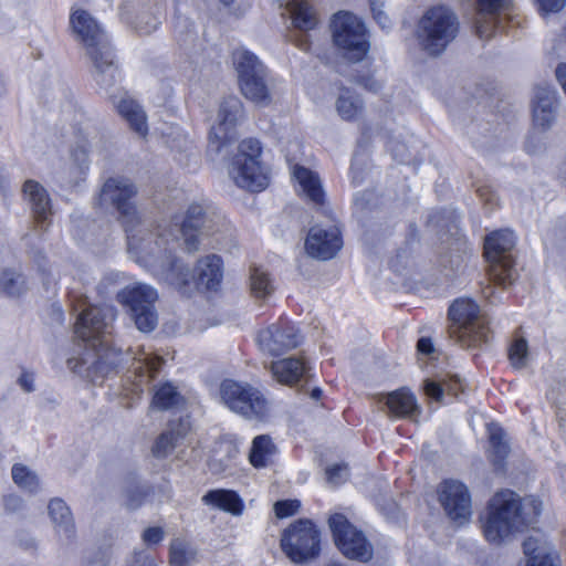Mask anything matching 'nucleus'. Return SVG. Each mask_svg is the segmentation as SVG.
Returning <instances> with one entry per match:
<instances>
[{
	"label": "nucleus",
	"mask_w": 566,
	"mask_h": 566,
	"mask_svg": "<svg viewBox=\"0 0 566 566\" xmlns=\"http://www.w3.org/2000/svg\"><path fill=\"white\" fill-rule=\"evenodd\" d=\"M484 296H485L486 298L491 300V298H492V296H493V289H492V287H490V286H489L488 289H485V290H484Z\"/></svg>",
	"instance_id": "nucleus-58"
},
{
	"label": "nucleus",
	"mask_w": 566,
	"mask_h": 566,
	"mask_svg": "<svg viewBox=\"0 0 566 566\" xmlns=\"http://www.w3.org/2000/svg\"><path fill=\"white\" fill-rule=\"evenodd\" d=\"M220 398L227 408L248 420L262 421L269 415L263 395L247 382L223 380L220 385Z\"/></svg>",
	"instance_id": "nucleus-11"
},
{
	"label": "nucleus",
	"mask_w": 566,
	"mask_h": 566,
	"mask_svg": "<svg viewBox=\"0 0 566 566\" xmlns=\"http://www.w3.org/2000/svg\"><path fill=\"white\" fill-rule=\"evenodd\" d=\"M27 290L24 276L14 270H4L0 274V293L13 297Z\"/></svg>",
	"instance_id": "nucleus-43"
},
{
	"label": "nucleus",
	"mask_w": 566,
	"mask_h": 566,
	"mask_svg": "<svg viewBox=\"0 0 566 566\" xmlns=\"http://www.w3.org/2000/svg\"><path fill=\"white\" fill-rule=\"evenodd\" d=\"M34 378L33 375L30 373H22V375L19 377V384L22 387L23 390L30 392L34 389L33 386Z\"/></svg>",
	"instance_id": "nucleus-54"
},
{
	"label": "nucleus",
	"mask_w": 566,
	"mask_h": 566,
	"mask_svg": "<svg viewBox=\"0 0 566 566\" xmlns=\"http://www.w3.org/2000/svg\"><path fill=\"white\" fill-rule=\"evenodd\" d=\"M476 7L475 30L481 39H490L502 29L504 17L510 15L512 0H474Z\"/></svg>",
	"instance_id": "nucleus-18"
},
{
	"label": "nucleus",
	"mask_w": 566,
	"mask_h": 566,
	"mask_svg": "<svg viewBox=\"0 0 566 566\" xmlns=\"http://www.w3.org/2000/svg\"><path fill=\"white\" fill-rule=\"evenodd\" d=\"M23 193L31 205L34 218L38 222H44L51 214V203L46 190L34 180H27L23 185Z\"/></svg>",
	"instance_id": "nucleus-27"
},
{
	"label": "nucleus",
	"mask_w": 566,
	"mask_h": 566,
	"mask_svg": "<svg viewBox=\"0 0 566 566\" xmlns=\"http://www.w3.org/2000/svg\"><path fill=\"white\" fill-rule=\"evenodd\" d=\"M220 1H221L223 4H227V6H228V4L232 3V1H233V0H220Z\"/></svg>",
	"instance_id": "nucleus-61"
},
{
	"label": "nucleus",
	"mask_w": 566,
	"mask_h": 566,
	"mask_svg": "<svg viewBox=\"0 0 566 566\" xmlns=\"http://www.w3.org/2000/svg\"><path fill=\"white\" fill-rule=\"evenodd\" d=\"M115 316L114 307L108 305L90 306L81 312L74 332L83 342L91 344L94 353L86 350L82 357H70L67 367L71 371L97 382L111 370V366L103 360L104 355L97 349L96 342L98 346H104V337Z\"/></svg>",
	"instance_id": "nucleus-2"
},
{
	"label": "nucleus",
	"mask_w": 566,
	"mask_h": 566,
	"mask_svg": "<svg viewBox=\"0 0 566 566\" xmlns=\"http://www.w3.org/2000/svg\"><path fill=\"white\" fill-rule=\"evenodd\" d=\"M384 4H385V0H370L371 12H377L379 10H382Z\"/></svg>",
	"instance_id": "nucleus-57"
},
{
	"label": "nucleus",
	"mask_w": 566,
	"mask_h": 566,
	"mask_svg": "<svg viewBox=\"0 0 566 566\" xmlns=\"http://www.w3.org/2000/svg\"><path fill=\"white\" fill-rule=\"evenodd\" d=\"M181 429L175 431H167L164 432L158 437L156 440L154 447H153V454L157 458H164L168 455L172 449L176 446V442L179 438L184 437L187 432V429L189 428V422H181L180 423Z\"/></svg>",
	"instance_id": "nucleus-42"
},
{
	"label": "nucleus",
	"mask_w": 566,
	"mask_h": 566,
	"mask_svg": "<svg viewBox=\"0 0 566 566\" xmlns=\"http://www.w3.org/2000/svg\"><path fill=\"white\" fill-rule=\"evenodd\" d=\"M439 501L446 514L457 524L467 523L472 515V501L468 488L455 480H447L439 488Z\"/></svg>",
	"instance_id": "nucleus-16"
},
{
	"label": "nucleus",
	"mask_w": 566,
	"mask_h": 566,
	"mask_svg": "<svg viewBox=\"0 0 566 566\" xmlns=\"http://www.w3.org/2000/svg\"><path fill=\"white\" fill-rule=\"evenodd\" d=\"M207 505L217 507L232 515H240L243 510L242 501L238 494L230 490H212L209 491L203 497Z\"/></svg>",
	"instance_id": "nucleus-32"
},
{
	"label": "nucleus",
	"mask_w": 566,
	"mask_h": 566,
	"mask_svg": "<svg viewBox=\"0 0 566 566\" xmlns=\"http://www.w3.org/2000/svg\"><path fill=\"white\" fill-rule=\"evenodd\" d=\"M459 21L452 10L444 6L429 9L418 27V36L423 49L430 54H440L455 39Z\"/></svg>",
	"instance_id": "nucleus-8"
},
{
	"label": "nucleus",
	"mask_w": 566,
	"mask_h": 566,
	"mask_svg": "<svg viewBox=\"0 0 566 566\" xmlns=\"http://www.w3.org/2000/svg\"><path fill=\"white\" fill-rule=\"evenodd\" d=\"M509 357L513 367H525L528 358L527 342L524 338L515 339L510 347Z\"/></svg>",
	"instance_id": "nucleus-47"
},
{
	"label": "nucleus",
	"mask_w": 566,
	"mask_h": 566,
	"mask_svg": "<svg viewBox=\"0 0 566 566\" xmlns=\"http://www.w3.org/2000/svg\"><path fill=\"white\" fill-rule=\"evenodd\" d=\"M557 92L551 86L537 87L533 99V124L541 129H547L555 120Z\"/></svg>",
	"instance_id": "nucleus-22"
},
{
	"label": "nucleus",
	"mask_w": 566,
	"mask_h": 566,
	"mask_svg": "<svg viewBox=\"0 0 566 566\" xmlns=\"http://www.w3.org/2000/svg\"><path fill=\"white\" fill-rule=\"evenodd\" d=\"M137 193L136 187L127 178H109L106 180L98 195V206L104 209L115 208L122 218V222L127 233L128 252L135 256L139 263L161 262L163 255L160 247L156 241V248L146 242V238H153L154 234L149 227L140 223L136 208L130 199Z\"/></svg>",
	"instance_id": "nucleus-1"
},
{
	"label": "nucleus",
	"mask_w": 566,
	"mask_h": 566,
	"mask_svg": "<svg viewBox=\"0 0 566 566\" xmlns=\"http://www.w3.org/2000/svg\"><path fill=\"white\" fill-rule=\"evenodd\" d=\"M157 296L155 289L142 283L128 285L117 294L118 301L130 310V314L154 305Z\"/></svg>",
	"instance_id": "nucleus-24"
},
{
	"label": "nucleus",
	"mask_w": 566,
	"mask_h": 566,
	"mask_svg": "<svg viewBox=\"0 0 566 566\" xmlns=\"http://www.w3.org/2000/svg\"><path fill=\"white\" fill-rule=\"evenodd\" d=\"M243 96L258 106L265 107L272 103V95L266 84V73L245 76L238 80Z\"/></svg>",
	"instance_id": "nucleus-26"
},
{
	"label": "nucleus",
	"mask_w": 566,
	"mask_h": 566,
	"mask_svg": "<svg viewBox=\"0 0 566 566\" xmlns=\"http://www.w3.org/2000/svg\"><path fill=\"white\" fill-rule=\"evenodd\" d=\"M321 395H322V390H321V389H318V388H316V389H314V390L312 391V397H313L314 399H318V398L321 397Z\"/></svg>",
	"instance_id": "nucleus-59"
},
{
	"label": "nucleus",
	"mask_w": 566,
	"mask_h": 566,
	"mask_svg": "<svg viewBox=\"0 0 566 566\" xmlns=\"http://www.w3.org/2000/svg\"><path fill=\"white\" fill-rule=\"evenodd\" d=\"M214 219L207 216L200 203H191L185 216L174 218V229L167 224H158L150 229L154 237L146 238V242H150V245L156 248L157 241L161 248H165L171 247V241L175 239L177 248L179 233L184 238L186 249L189 252H196L200 249L203 238L214 232Z\"/></svg>",
	"instance_id": "nucleus-6"
},
{
	"label": "nucleus",
	"mask_w": 566,
	"mask_h": 566,
	"mask_svg": "<svg viewBox=\"0 0 566 566\" xmlns=\"http://www.w3.org/2000/svg\"><path fill=\"white\" fill-rule=\"evenodd\" d=\"M418 352L422 355H431L434 353V346L429 337H421L417 344Z\"/></svg>",
	"instance_id": "nucleus-53"
},
{
	"label": "nucleus",
	"mask_w": 566,
	"mask_h": 566,
	"mask_svg": "<svg viewBox=\"0 0 566 566\" xmlns=\"http://www.w3.org/2000/svg\"><path fill=\"white\" fill-rule=\"evenodd\" d=\"M144 495V492L139 489L128 492L125 505L130 510L139 507L143 503Z\"/></svg>",
	"instance_id": "nucleus-52"
},
{
	"label": "nucleus",
	"mask_w": 566,
	"mask_h": 566,
	"mask_svg": "<svg viewBox=\"0 0 566 566\" xmlns=\"http://www.w3.org/2000/svg\"><path fill=\"white\" fill-rule=\"evenodd\" d=\"M450 337L462 347H476L489 340L488 321L470 298H458L449 308Z\"/></svg>",
	"instance_id": "nucleus-7"
},
{
	"label": "nucleus",
	"mask_w": 566,
	"mask_h": 566,
	"mask_svg": "<svg viewBox=\"0 0 566 566\" xmlns=\"http://www.w3.org/2000/svg\"><path fill=\"white\" fill-rule=\"evenodd\" d=\"M542 14L556 13L563 10L566 0H535Z\"/></svg>",
	"instance_id": "nucleus-51"
},
{
	"label": "nucleus",
	"mask_w": 566,
	"mask_h": 566,
	"mask_svg": "<svg viewBox=\"0 0 566 566\" xmlns=\"http://www.w3.org/2000/svg\"><path fill=\"white\" fill-rule=\"evenodd\" d=\"M130 315L140 332H151L157 325V314L154 311V305L143 307V310Z\"/></svg>",
	"instance_id": "nucleus-46"
},
{
	"label": "nucleus",
	"mask_w": 566,
	"mask_h": 566,
	"mask_svg": "<svg viewBox=\"0 0 566 566\" xmlns=\"http://www.w3.org/2000/svg\"><path fill=\"white\" fill-rule=\"evenodd\" d=\"M233 66L238 74V80L245 76L265 74L266 67L259 57L244 48H239L232 53Z\"/></svg>",
	"instance_id": "nucleus-30"
},
{
	"label": "nucleus",
	"mask_w": 566,
	"mask_h": 566,
	"mask_svg": "<svg viewBox=\"0 0 566 566\" xmlns=\"http://www.w3.org/2000/svg\"><path fill=\"white\" fill-rule=\"evenodd\" d=\"M515 245V237L510 230H500L486 237L484 254L490 264V279L506 286L515 279L514 262L511 254Z\"/></svg>",
	"instance_id": "nucleus-12"
},
{
	"label": "nucleus",
	"mask_w": 566,
	"mask_h": 566,
	"mask_svg": "<svg viewBox=\"0 0 566 566\" xmlns=\"http://www.w3.org/2000/svg\"><path fill=\"white\" fill-rule=\"evenodd\" d=\"M261 145L256 139L240 143L238 154L229 166V176L234 184L250 191H262L269 186V175L260 161Z\"/></svg>",
	"instance_id": "nucleus-9"
},
{
	"label": "nucleus",
	"mask_w": 566,
	"mask_h": 566,
	"mask_svg": "<svg viewBox=\"0 0 566 566\" xmlns=\"http://www.w3.org/2000/svg\"><path fill=\"white\" fill-rule=\"evenodd\" d=\"M250 291L256 300H264L273 293L274 286L266 271L260 268L251 270Z\"/></svg>",
	"instance_id": "nucleus-41"
},
{
	"label": "nucleus",
	"mask_w": 566,
	"mask_h": 566,
	"mask_svg": "<svg viewBox=\"0 0 566 566\" xmlns=\"http://www.w3.org/2000/svg\"><path fill=\"white\" fill-rule=\"evenodd\" d=\"M159 247H161L159 244ZM161 262L142 263L148 266L161 280L176 287L185 286L191 279H196L198 285L207 290H217L223 277V262L217 254H209L198 260L195 272L189 269L175 254L176 242L171 241V247L160 248Z\"/></svg>",
	"instance_id": "nucleus-5"
},
{
	"label": "nucleus",
	"mask_w": 566,
	"mask_h": 566,
	"mask_svg": "<svg viewBox=\"0 0 566 566\" xmlns=\"http://www.w3.org/2000/svg\"><path fill=\"white\" fill-rule=\"evenodd\" d=\"M48 514L59 537L70 539L75 533L72 512L64 500L53 497L48 503Z\"/></svg>",
	"instance_id": "nucleus-23"
},
{
	"label": "nucleus",
	"mask_w": 566,
	"mask_h": 566,
	"mask_svg": "<svg viewBox=\"0 0 566 566\" xmlns=\"http://www.w3.org/2000/svg\"><path fill=\"white\" fill-rule=\"evenodd\" d=\"M13 482L29 493H38L41 489L40 479L29 467L17 463L12 467Z\"/></svg>",
	"instance_id": "nucleus-40"
},
{
	"label": "nucleus",
	"mask_w": 566,
	"mask_h": 566,
	"mask_svg": "<svg viewBox=\"0 0 566 566\" xmlns=\"http://www.w3.org/2000/svg\"><path fill=\"white\" fill-rule=\"evenodd\" d=\"M269 369L272 377L280 384L293 387L308 375L310 367L303 357H287L273 360Z\"/></svg>",
	"instance_id": "nucleus-21"
},
{
	"label": "nucleus",
	"mask_w": 566,
	"mask_h": 566,
	"mask_svg": "<svg viewBox=\"0 0 566 566\" xmlns=\"http://www.w3.org/2000/svg\"><path fill=\"white\" fill-rule=\"evenodd\" d=\"M318 532L310 521H298L287 528L281 539L284 553L295 563L313 558L318 553Z\"/></svg>",
	"instance_id": "nucleus-15"
},
{
	"label": "nucleus",
	"mask_w": 566,
	"mask_h": 566,
	"mask_svg": "<svg viewBox=\"0 0 566 566\" xmlns=\"http://www.w3.org/2000/svg\"><path fill=\"white\" fill-rule=\"evenodd\" d=\"M260 350L270 356H280L296 348L302 343V336L293 326L273 324L258 334Z\"/></svg>",
	"instance_id": "nucleus-19"
},
{
	"label": "nucleus",
	"mask_w": 566,
	"mask_h": 566,
	"mask_svg": "<svg viewBox=\"0 0 566 566\" xmlns=\"http://www.w3.org/2000/svg\"><path fill=\"white\" fill-rule=\"evenodd\" d=\"M109 97L118 114L129 124L130 128L140 137H146L148 125L142 106L126 92H119V88L112 91Z\"/></svg>",
	"instance_id": "nucleus-20"
},
{
	"label": "nucleus",
	"mask_w": 566,
	"mask_h": 566,
	"mask_svg": "<svg viewBox=\"0 0 566 566\" xmlns=\"http://www.w3.org/2000/svg\"><path fill=\"white\" fill-rule=\"evenodd\" d=\"M286 10L295 28L307 31L316 25V13L306 1L289 0L286 2Z\"/></svg>",
	"instance_id": "nucleus-33"
},
{
	"label": "nucleus",
	"mask_w": 566,
	"mask_h": 566,
	"mask_svg": "<svg viewBox=\"0 0 566 566\" xmlns=\"http://www.w3.org/2000/svg\"><path fill=\"white\" fill-rule=\"evenodd\" d=\"M300 509L296 500L279 501L274 504V513L279 518H286L294 515Z\"/></svg>",
	"instance_id": "nucleus-50"
},
{
	"label": "nucleus",
	"mask_w": 566,
	"mask_h": 566,
	"mask_svg": "<svg viewBox=\"0 0 566 566\" xmlns=\"http://www.w3.org/2000/svg\"><path fill=\"white\" fill-rule=\"evenodd\" d=\"M140 537L146 546L151 547L164 541L165 531L160 526H149L143 531Z\"/></svg>",
	"instance_id": "nucleus-49"
},
{
	"label": "nucleus",
	"mask_w": 566,
	"mask_h": 566,
	"mask_svg": "<svg viewBox=\"0 0 566 566\" xmlns=\"http://www.w3.org/2000/svg\"><path fill=\"white\" fill-rule=\"evenodd\" d=\"M328 524L335 544L345 557L359 562H368L373 557L370 543L343 514L332 515Z\"/></svg>",
	"instance_id": "nucleus-14"
},
{
	"label": "nucleus",
	"mask_w": 566,
	"mask_h": 566,
	"mask_svg": "<svg viewBox=\"0 0 566 566\" xmlns=\"http://www.w3.org/2000/svg\"><path fill=\"white\" fill-rule=\"evenodd\" d=\"M542 503L535 497L523 501L510 490L497 492L490 501L482 520L483 534L488 542L501 544L512 533L536 522Z\"/></svg>",
	"instance_id": "nucleus-3"
},
{
	"label": "nucleus",
	"mask_w": 566,
	"mask_h": 566,
	"mask_svg": "<svg viewBox=\"0 0 566 566\" xmlns=\"http://www.w3.org/2000/svg\"><path fill=\"white\" fill-rule=\"evenodd\" d=\"M397 147H398V149H399V154H402V153L400 151V149H403V146H400V147H399V146H397Z\"/></svg>",
	"instance_id": "nucleus-62"
},
{
	"label": "nucleus",
	"mask_w": 566,
	"mask_h": 566,
	"mask_svg": "<svg viewBox=\"0 0 566 566\" xmlns=\"http://www.w3.org/2000/svg\"><path fill=\"white\" fill-rule=\"evenodd\" d=\"M334 44L350 61H361L370 49L367 30L364 22L355 14L339 11L331 21Z\"/></svg>",
	"instance_id": "nucleus-10"
},
{
	"label": "nucleus",
	"mask_w": 566,
	"mask_h": 566,
	"mask_svg": "<svg viewBox=\"0 0 566 566\" xmlns=\"http://www.w3.org/2000/svg\"><path fill=\"white\" fill-rule=\"evenodd\" d=\"M161 363L163 359L160 357L154 356L151 353L140 348L139 352L135 354L133 363V369L139 378L138 381H148L150 378H153L159 369Z\"/></svg>",
	"instance_id": "nucleus-34"
},
{
	"label": "nucleus",
	"mask_w": 566,
	"mask_h": 566,
	"mask_svg": "<svg viewBox=\"0 0 566 566\" xmlns=\"http://www.w3.org/2000/svg\"><path fill=\"white\" fill-rule=\"evenodd\" d=\"M292 177L295 181V189L300 193L304 195L313 203L322 205L324 202V190L315 172L302 166H294L292 168Z\"/></svg>",
	"instance_id": "nucleus-25"
},
{
	"label": "nucleus",
	"mask_w": 566,
	"mask_h": 566,
	"mask_svg": "<svg viewBox=\"0 0 566 566\" xmlns=\"http://www.w3.org/2000/svg\"><path fill=\"white\" fill-rule=\"evenodd\" d=\"M336 111L345 120L355 119L363 111V102L350 90H342L337 101Z\"/></svg>",
	"instance_id": "nucleus-38"
},
{
	"label": "nucleus",
	"mask_w": 566,
	"mask_h": 566,
	"mask_svg": "<svg viewBox=\"0 0 566 566\" xmlns=\"http://www.w3.org/2000/svg\"><path fill=\"white\" fill-rule=\"evenodd\" d=\"M375 20L378 22V24L385 29L388 28L390 24V20L388 15L384 12V10H379L377 12H373Z\"/></svg>",
	"instance_id": "nucleus-55"
},
{
	"label": "nucleus",
	"mask_w": 566,
	"mask_h": 566,
	"mask_svg": "<svg viewBox=\"0 0 566 566\" xmlns=\"http://www.w3.org/2000/svg\"><path fill=\"white\" fill-rule=\"evenodd\" d=\"M387 147L394 154L396 159H398L399 161L405 160L403 154H399V149L394 143H388Z\"/></svg>",
	"instance_id": "nucleus-56"
},
{
	"label": "nucleus",
	"mask_w": 566,
	"mask_h": 566,
	"mask_svg": "<svg viewBox=\"0 0 566 566\" xmlns=\"http://www.w3.org/2000/svg\"><path fill=\"white\" fill-rule=\"evenodd\" d=\"M243 117V105L237 96L224 98L209 132L208 151L219 155L237 136V125Z\"/></svg>",
	"instance_id": "nucleus-13"
},
{
	"label": "nucleus",
	"mask_w": 566,
	"mask_h": 566,
	"mask_svg": "<svg viewBox=\"0 0 566 566\" xmlns=\"http://www.w3.org/2000/svg\"><path fill=\"white\" fill-rule=\"evenodd\" d=\"M276 453L277 448L269 436H258L252 441L249 461L256 469L265 468L274 461Z\"/></svg>",
	"instance_id": "nucleus-29"
},
{
	"label": "nucleus",
	"mask_w": 566,
	"mask_h": 566,
	"mask_svg": "<svg viewBox=\"0 0 566 566\" xmlns=\"http://www.w3.org/2000/svg\"><path fill=\"white\" fill-rule=\"evenodd\" d=\"M163 134L166 138L165 142L167 146L175 154V160H177L180 165H187L192 149V144L187 135L176 126H168L167 130H165Z\"/></svg>",
	"instance_id": "nucleus-31"
},
{
	"label": "nucleus",
	"mask_w": 566,
	"mask_h": 566,
	"mask_svg": "<svg viewBox=\"0 0 566 566\" xmlns=\"http://www.w3.org/2000/svg\"><path fill=\"white\" fill-rule=\"evenodd\" d=\"M304 245L311 258L322 261L331 260L343 247L340 230L334 223L313 226L307 233Z\"/></svg>",
	"instance_id": "nucleus-17"
},
{
	"label": "nucleus",
	"mask_w": 566,
	"mask_h": 566,
	"mask_svg": "<svg viewBox=\"0 0 566 566\" xmlns=\"http://www.w3.org/2000/svg\"><path fill=\"white\" fill-rule=\"evenodd\" d=\"M348 468L346 464H334L326 469V478L332 485H339L348 479Z\"/></svg>",
	"instance_id": "nucleus-48"
},
{
	"label": "nucleus",
	"mask_w": 566,
	"mask_h": 566,
	"mask_svg": "<svg viewBox=\"0 0 566 566\" xmlns=\"http://www.w3.org/2000/svg\"><path fill=\"white\" fill-rule=\"evenodd\" d=\"M181 402L182 397L172 384L165 382L155 387L151 408L167 410L178 407Z\"/></svg>",
	"instance_id": "nucleus-35"
},
{
	"label": "nucleus",
	"mask_w": 566,
	"mask_h": 566,
	"mask_svg": "<svg viewBox=\"0 0 566 566\" xmlns=\"http://www.w3.org/2000/svg\"><path fill=\"white\" fill-rule=\"evenodd\" d=\"M460 389H462V382L458 377L443 379L442 381H434L431 379H427L424 381V391L427 396L438 402L443 400L444 394L455 396Z\"/></svg>",
	"instance_id": "nucleus-37"
},
{
	"label": "nucleus",
	"mask_w": 566,
	"mask_h": 566,
	"mask_svg": "<svg viewBox=\"0 0 566 566\" xmlns=\"http://www.w3.org/2000/svg\"><path fill=\"white\" fill-rule=\"evenodd\" d=\"M364 86L369 87L370 90H374V91H376L379 87V85H374V84L369 86L368 83H364Z\"/></svg>",
	"instance_id": "nucleus-60"
},
{
	"label": "nucleus",
	"mask_w": 566,
	"mask_h": 566,
	"mask_svg": "<svg viewBox=\"0 0 566 566\" xmlns=\"http://www.w3.org/2000/svg\"><path fill=\"white\" fill-rule=\"evenodd\" d=\"M70 24L97 70V83L109 91L120 80V73L115 66L114 54L104 30L87 11L78 8L72 9Z\"/></svg>",
	"instance_id": "nucleus-4"
},
{
	"label": "nucleus",
	"mask_w": 566,
	"mask_h": 566,
	"mask_svg": "<svg viewBox=\"0 0 566 566\" xmlns=\"http://www.w3.org/2000/svg\"><path fill=\"white\" fill-rule=\"evenodd\" d=\"M238 454L239 449L235 443L230 440L220 441L209 462L210 470L214 473L224 471Z\"/></svg>",
	"instance_id": "nucleus-36"
},
{
	"label": "nucleus",
	"mask_w": 566,
	"mask_h": 566,
	"mask_svg": "<svg viewBox=\"0 0 566 566\" xmlns=\"http://www.w3.org/2000/svg\"><path fill=\"white\" fill-rule=\"evenodd\" d=\"M385 403L389 413L398 418H410L419 413L415 395L405 388L388 394Z\"/></svg>",
	"instance_id": "nucleus-28"
},
{
	"label": "nucleus",
	"mask_w": 566,
	"mask_h": 566,
	"mask_svg": "<svg viewBox=\"0 0 566 566\" xmlns=\"http://www.w3.org/2000/svg\"><path fill=\"white\" fill-rule=\"evenodd\" d=\"M81 132L84 134V144L77 145V149L73 151V156L76 161L83 163L86 158V154L97 148L98 136L95 127L90 124L82 128ZM78 143L81 142L78 140Z\"/></svg>",
	"instance_id": "nucleus-45"
},
{
	"label": "nucleus",
	"mask_w": 566,
	"mask_h": 566,
	"mask_svg": "<svg viewBox=\"0 0 566 566\" xmlns=\"http://www.w3.org/2000/svg\"><path fill=\"white\" fill-rule=\"evenodd\" d=\"M491 452L497 460L504 459L509 454V446L504 440L503 429L496 423L488 426Z\"/></svg>",
	"instance_id": "nucleus-44"
},
{
	"label": "nucleus",
	"mask_w": 566,
	"mask_h": 566,
	"mask_svg": "<svg viewBox=\"0 0 566 566\" xmlns=\"http://www.w3.org/2000/svg\"><path fill=\"white\" fill-rule=\"evenodd\" d=\"M197 555L196 549L185 539L175 538L169 547V562L171 566H190Z\"/></svg>",
	"instance_id": "nucleus-39"
}]
</instances>
